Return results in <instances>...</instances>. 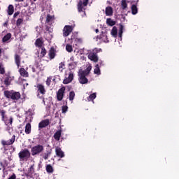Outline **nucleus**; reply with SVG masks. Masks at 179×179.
<instances>
[{"label": "nucleus", "instance_id": "32", "mask_svg": "<svg viewBox=\"0 0 179 179\" xmlns=\"http://www.w3.org/2000/svg\"><path fill=\"white\" fill-rule=\"evenodd\" d=\"M4 122L6 125H12V122H13V118L10 117L8 120L5 119Z\"/></svg>", "mask_w": 179, "mask_h": 179}, {"label": "nucleus", "instance_id": "3", "mask_svg": "<svg viewBox=\"0 0 179 179\" xmlns=\"http://www.w3.org/2000/svg\"><path fill=\"white\" fill-rule=\"evenodd\" d=\"M4 96H6L7 99H11L12 100H19V99H20V93L19 92L5 91Z\"/></svg>", "mask_w": 179, "mask_h": 179}, {"label": "nucleus", "instance_id": "49", "mask_svg": "<svg viewBox=\"0 0 179 179\" xmlns=\"http://www.w3.org/2000/svg\"><path fill=\"white\" fill-rule=\"evenodd\" d=\"M77 38H76V35H73L72 36H71V40H76Z\"/></svg>", "mask_w": 179, "mask_h": 179}, {"label": "nucleus", "instance_id": "24", "mask_svg": "<svg viewBox=\"0 0 179 179\" xmlns=\"http://www.w3.org/2000/svg\"><path fill=\"white\" fill-rule=\"evenodd\" d=\"M43 40H41V38H38L35 42L36 47L43 48Z\"/></svg>", "mask_w": 179, "mask_h": 179}, {"label": "nucleus", "instance_id": "51", "mask_svg": "<svg viewBox=\"0 0 179 179\" xmlns=\"http://www.w3.org/2000/svg\"><path fill=\"white\" fill-rule=\"evenodd\" d=\"M3 26H4L5 27H6V26H8V22H6L3 24Z\"/></svg>", "mask_w": 179, "mask_h": 179}, {"label": "nucleus", "instance_id": "44", "mask_svg": "<svg viewBox=\"0 0 179 179\" xmlns=\"http://www.w3.org/2000/svg\"><path fill=\"white\" fill-rule=\"evenodd\" d=\"M46 36H48V37L46 38V40L48 41H51V39L52 38V35L46 32Z\"/></svg>", "mask_w": 179, "mask_h": 179}, {"label": "nucleus", "instance_id": "45", "mask_svg": "<svg viewBox=\"0 0 179 179\" xmlns=\"http://www.w3.org/2000/svg\"><path fill=\"white\" fill-rule=\"evenodd\" d=\"M23 22V20H22L21 18L18 19L16 22V25L17 26H20L22 24V23Z\"/></svg>", "mask_w": 179, "mask_h": 179}, {"label": "nucleus", "instance_id": "55", "mask_svg": "<svg viewBox=\"0 0 179 179\" xmlns=\"http://www.w3.org/2000/svg\"><path fill=\"white\" fill-rule=\"evenodd\" d=\"M22 1H23V0H19L20 2H22Z\"/></svg>", "mask_w": 179, "mask_h": 179}, {"label": "nucleus", "instance_id": "28", "mask_svg": "<svg viewBox=\"0 0 179 179\" xmlns=\"http://www.w3.org/2000/svg\"><path fill=\"white\" fill-rule=\"evenodd\" d=\"M131 13L132 15H136L138 13V8L135 5L131 6Z\"/></svg>", "mask_w": 179, "mask_h": 179}, {"label": "nucleus", "instance_id": "41", "mask_svg": "<svg viewBox=\"0 0 179 179\" xmlns=\"http://www.w3.org/2000/svg\"><path fill=\"white\" fill-rule=\"evenodd\" d=\"M51 80H52V77H48L46 80L47 86H50L51 85Z\"/></svg>", "mask_w": 179, "mask_h": 179}, {"label": "nucleus", "instance_id": "52", "mask_svg": "<svg viewBox=\"0 0 179 179\" xmlns=\"http://www.w3.org/2000/svg\"><path fill=\"white\" fill-rule=\"evenodd\" d=\"M17 15H19V13H15V14H14V17H16V16H17Z\"/></svg>", "mask_w": 179, "mask_h": 179}, {"label": "nucleus", "instance_id": "57", "mask_svg": "<svg viewBox=\"0 0 179 179\" xmlns=\"http://www.w3.org/2000/svg\"><path fill=\"white\" fill-rule=\"evenodd\" d=\"M52 80H55V78H53Z\"/></svg>", "mask_w": 179, "mask_h": 179}, {"label": "nucleus", "instance_id": "40", "mask_svg": "<svg viewBox=\"0 0 179 179\" xmlns=\"http://www.w3.org/2000/svg\"><path fill=\"white\" fill-rule=\"evenodd\" d=\"M66 111H68V107L66 106H63L62 107V113L66 114Z\"/></svg>", "mask_w": 179, "mask_h": 179}, {"label": "nucleus", "instance_id": "21", "mask_svg": "<svg viewBox=\"0 0 179 179\" xmlns=\"http://www.w3.org/2000/svg\"><path fill=\"white\" fill-rule=\"evenodd\" d=\"M11 38H12V34H7L6 36H3L2 41L3 43H6L7 41H9Z\"/></svg>", "mask_w": 179, "mask_h": 179}, {"label": "nucleus", "instance_id": "13", "mask_svg": "<svg viewBox=\"0 0 179 179\" xmlns=\"http://www.w3.org/2000/svg\"><path fill=\"white\" fill-rule=\"evenodd\" d=\"M98 38L101 40L103 43H108V38L107 36V33L106 32H102L101 34L98 36Z\"/></svg>", "mask_w": 179, "mask_h": 179}, {"label": "nucleus", "instance_id": "33", "mask_svg": "<svg viewBox=\"0 0 179 179\" xmlns=\"http://www.w3.org/2000/svg\"><path fill=\"white\" fill-rule=\"evenodd\" d=\"M121 5H122V9H127V8L128 7V4L127 3V0H122Z\"/></svg>", "mask_w": 179, "mask_h": 179}, {"label": "nucleus", "instance_id": "23", "mask_svg": "<svg viewBox=\"0 0 179 179\" xmlns=\"http://www.w3.org/2000/svg\"><path fill=\"white\" fill-rule=\"evenodd\" d=\"M62 132V130H59V131H56V133L54 134V138L56 141H59V139L61 138Z\"/></svg>", "mask_w": 179, "mask_h": 179}, {"label": "nucleus", "instance_id": "27", "mask_svg": "<svg viewBox=\"0 0 179 179\" xmlns=\"http://www.w3.org/2000/svg\"><path fill=\"white\" fill-rule=\"evenodd\" d=\"M66 50L68 52H72L73 51V48L72 47V45L66 44Z\"/></svg>", "mask_w": 179, "mask_h": 179}, {"label": "nucleus", "instance_id": "42", "mask_svg": "<svg viewBox=\"0 0 179 179\" xmlns=\"http://www.w3.org/2000/svg\"><path fill=\"white\" fill-rule=\"evenodd\" d=\"M0 73H1V75H3V73H5V69L3 68V65H2L1 64H0Z\"/></svg>", "mask_w": 179, "mask_h": 179}, {"label": "nucleus", "instance_id": "14", "mask_svg": "<svg viewBox=\"0 0 179 179\" xmlns=\"http://www.w3.org/2000/svg\"><path fill=\"white\" fill-rule=\"evenodd\" d=\"M55 152L58 157H60L61 159H62V157H65V154L64 153V151H62V150H61L59 147H57L55 148Z\"/></svg>", "mask_w": 179, "mask_h": 179}, {"label": "nucleus", "instance_id": "16", "mask_svg": "<svg viewBox=\"0 0 179 179\" xmlns=\"http://www.w3.org/2000/svg\"><path fill=\"white\" fill-rule=\"evenodd\" d=\"M113 13H114V10H113V7L108 6L106 8L105 13L106 16H113Z\"/></svg>", "mask_w": 179, "mask_h": 179}, {"label": "nucleus", "instance_id": "19", "mask_svg": "<svg viewBox=\"0 0 179 179\" xmlns=\"http://www.w3.org/2000/svg\"><path fill=\"white\" fill-rule=\"evenodd\" d=\"M38 90L40 92L41 94H45V89L44 88V85L39 84L37 85Z\"/></svg>", "mask_w": 179, "mask_h": 179}, {"label": "nucleus", "instance_id": "10", "mask_svg": "<svg viewBox=\"0 0 179 179\" xmlns=\"http://www.w3.org/2000/svg\"><path fill=\"white\" fill-rule=\"evenodd\" d=\"M32 72H40V71L43 70V66L40 63H36L35 64L30 66Z\"/></svg>", "mask_w": 179, "mask_h": 179}, {"label": "nucleus", "instance_id": "58", "mask_svg": "<svg viewBox=\"0 0 179 179\" xmlns=\"http://www.w3.org/2000/svg\"><path fill=\"white\" fill-rule=\"evenodd\" d=\"M36 1H37V0H34V2H36Z\"/></svg>", "mask_w": 179, "mask_h": 179}, {"label": "nucleus", "instance_id": "34", "mask_svg": "<svg viewBox=\"0 0 179 179\" xmlns=\"http://www.w3.org/2000/svg\"><path fill=\"white\" fill-rule=\"evenodd\" d=\"M73 99H75V92L73 91H71L69 93V100H70V101H73Z\"/></svg>", "mask_w": 179, "mask_h": 179}, {"label": "nucleus", "instance_id": "7", "mask_svg": "<svg viewBox=\"0 0 179 179\" xmlns=\"http://www.w3.org/2000/svg\"><path fill=\"white\" fill-rule=\"evenodd\" d=\"M73 30V28L71 25H66L63 29V36L68 37Z\"/></svg>", "mask_w": 179, "mask_h": 179}, {"label": "nucleus", "instance_id": "38", "mask_svg": "<svg viewBox=\"0 0 179 179\" xmlns=\"http://www.w3.org/2000/svg\"><path fill=\"white\" fill-rule=\"evenodd\" d=\"M64 68H65V64H64V63H60L59 64V69L60 72H62L64 71Z\"/></svg>", "mask_w": 179, "mask_h": 179}, {"label": "nucleus", "instance_id": "59", "mask_svg": "<svg viewBox=\"0 0 179 179\" xmlns=\"http://www.w3.org/2000/svg\"><path fill=\"white\" fill-rule=\"evenodd\" d=\"M0 54H1V50H0Z\"/></svg>", "mask_w": 179, "mask_h": 179}, {"label": "nucleus", "instance_id": "15", "mask_svg": "<svg viewBox=\"0 0 179 179\" xmlns=\"http://www.w3.org/2000/svg\"><path fill=\"white\" fill-rule=\"evenodd\" d=\"M48 125H50V120L48 119H46L39 123L38 128H45V127Z\"/></svg>", "mask_w": 179, "mask_h": 179}, {"label": "nucleus", "instance_id": "4", "mask_svg": "<svg viewBox=\"0 0 179 179\" xmlns=\"http://www.w3.org/2000/svg\"><path fill=\"white\" fill-rule=\"evenodd\" d=\"M101 49L95 48L92 50V52L88 54V58L93 62H97L99 61V57H97V52H100Z\"/></svg>", "mask_w": 179, "mask_h": 179}, {"label": "nucleus", "instance_id": "12", "mask_svg": "<svg viewBox=\"0 0 179 179\" xmlns=\"http://www.w3.org/2000/svg\"><path fill=\"white\" fill-rule=\"evenodd\" d=\"M73 73L71 71L68 76V77H66V78L64 80L63 83L64 85H68V83H71L72 80H73Z\"/></svg>", "mask_w": 179, "mask_h": 179}, {"label": "nucleus", "instance_id": "8", "mask_svg": "<svg viewBox=\"0 0 179 179\" xmlns=\"http://www.w3.org/2000/svg\"><path fill=\"white\" fill-rule=\"evenodd\" d=\"M19 157L22 160L29 159L30 157V152H29L27 150H24L19 153Z\"/></svg>", "mask_w": 179, "mask_h": 179}, {"label": "nucleus", "instance_id": "37", "mask_svg": "<svg viewBox=\"0 0 179 179\" xmlns=\"http://www.w3.org/2000/svg\"><path fill=\"white\" fill-rule=\"evenodd\" d=\"M0 114H1V115L2 121H5V120H6V117H5V114H6L5 110H1L0 111Z\"/></svg>", "mask_w": 179, "mask_h": 179}, {"label": "nucleus", "instance_id": "25", "mask_svg": "<svg viewBox=\"0 0 179 179\" xmlns=\"http://www.w3.org/2000/svg\"><path fill=\"white\" fill-rule=\"evenodd\" d=\"M13 12H15V9L12 5H9L8 8V14L10 16L13 15Z\"/></svg>", "mask_w": 179, "mask_h": 179}, {"label": "nucleus", "instance_id": "29", "mask_svg": "<svg viewBox=\"0 0 179 179\" xmlns=\"http://www.w3.org/2000/svg\"><path fill=\"white\" fill-rule=\"evenodd\" d=\"M96 93H93L92 94H90L88 97H87V101H93V100H94V99H96Z\"/></svg>", "mask_w": 179, "mask_h": 179}, {"label": "nucleus", "instance_id": "39", "mask_svg": "<svg viewBox=\"0 0 179 179\" xmlns=\"http://www.w3.org/2000/svg\"><path fill=\"white\" fill-rule=\"evenodd\" d=\"M76 62H71L69 63V66H71V69H73V68H76Z\"/></svg>", "mask_w": 179, "mask_h": 179}, {"label": "nucleus", "instance_id": "18", "mask_svg": "<svg viewBox=\"0 0 179 179\" xmlns=\"http://www.w3.org/2000/svg\"><path fill=\"white\" fill-rule=\"evenodd\" d=\"M48 55L50 59H54V58H55V50L54 49V48H50Z\"/></svg>", "mask_w": 179, "mask_h": 179}, {"label": "nucleus", "instance_id": "50", "mask_svg": "<svg viewBox=\"0 0 179 179\" xmlns=\"http://www.w3.org/2000/svg\"><path fill=\"white\" fill-rule=\"evenodd\" d=\"M73 61H75V59L73 58V57H71L70 58V62H73Z\"/></svg>", "mask_w": 179, "mask_h": 179}, {"label": "nucleus", "instance_id": "6", "mask_svg": "<svg viewBox=\"0 0 179 179\" xmlns=\"http://www.w3.org/2000/svg\"><path fill=\"white\" fill-rule=\"evenodd\" d=\"M88 2L89 0H80L78 5V12H83L86 9Z\"/></svg>", "mask_w": 179, "mask_h": 179}, {"label": "nucleus", "instance_id": "5", "mask_svg": "<svg viewBox=\"0 0 179 179\" xmlns=\"http://www.w3.org/2000/svg\"><path fill=\"white\" fill-rule=\"evenodd\" d=\"M44 150V147L41 145H38L36 146H34L31 150V155L32 156H36V155H40V153H41V152H43Z\"/></svg>", "mask_w": 179, "mask_h": 179}, {"label": "nucleus", "instance_id": "46", "mask_svg": "<svg viewBox=\"0 0 179 179\" xmlns=\"http://www.w3.org/2000/svg\"><path fill=\"white\" fill-rule=\"evenodd\" d=\"M6 131L8 132V134H10V132H12V128L10 127H8L6 128Z\"/></svg>", "mask_w": 179, "mask_h": 179}, {"label": "nucleus", "instance_id": "56", "mask_svg": "<svg viewBox=\"0 0 179 179\" xmlns=\"http://www.w3.org/2000/svg\"><path fill=\"white\" fill-rule=\"evenodd\" d=\"M50 32H51V31H52V29H50Z\"/></svg>", "mask_w": 179, "mask_h": 179}, {"label": "nucleus", "instance_id": "48", "mask_svg": "<svg viewBox=\"0 0 179 179\" xmlns=\"http://www.w3.org/2000/svg\"><path fill=\"white\" fill-rule=\"evenodd\" d=\"M43 158L45 159V160H47V159H48V154H45Z\"/></svg>", "mask_w": 179, "mask_h": 179}, {"label": "nucleus", "instance_id": "35", "mask_svg": "<svg viewBox=\"0 0 179 179\" xmlns=\"http://www.w3.org/2000/svg\"><path fill=\"white\" fill-rule=\"evenodd\" d=\"M45 54H47V50H45V48H44V47H42L41 51V57H45Z\"/></svg>", "mask_w": 179, "mask_h": 179}, {"label": "nucleus", "instance_id": "20", "mask_svg": "<svg viewBox=\"0 0 179 179\" xmlns=\"http://www.w3.org/2000/svg\"><path fill=\"white\" fill-rule=\"evenodd\" d=\"M31 132V124L30 123H27L25 126V134L29 135Z\"/></svg>", "mask_w": 179, "mask_h": 179}, {"label": "nucleus", "instance_id": "54", "mask_svg": "<svg viewBox=\"0 0 179 179\" xmlns=\"http://www.w3.org/2000/svg\"><path fill=\"white\" fill-rule=\"evenodd\" d=\"M79 52V50H74V52Z\"/></svg>", "mask_w": 179, "mask_h": 179}, {"label": "nucleus", "instance_id": "11", "mask_svg": "<svg viewBox=\"0 0 179 179\" xmlns=\"http://www.w3.org/2000/svg\"><path fill=\"white\" fill-rule=\"evenodd\" d=\"M64 93H65V87L60 88L57 93V97L59 101H61L64 99Z\"/></svg>", "mask_w": 179, "mask_h": 179}, {"label": "nucleus", "instance_id": "60", "mask_svg": "<svg viewBox=\"0 0 179 179\" xmlns=\"http://www.w3.org/2000/svg\"><path fill=\"white\" fill-rule=\"evenodd\" d=\"M15 1H19V0H15Z\"/></svg>", "mask_w": 179, "mask_h": 179}, {"label": "nucleus", "instance_id": "36", "mask_svg": "<svg viewBox=\"0 0 179 179\" xmlns=\"http://www.w3.org/2000/svg\"><path fill=\"white\" fill-rule=\"evenodd\" d=\"M4 83L6 85V86H9L10 85V78L9 77H7L4 80Z\"/></svg>", "mask_w": 179, "mask_h": 179}, {"label": "nucleus", "instance_id": "9", "mask_svg": "<svg viewBox=\"0 0 179 179\" xmlns=\"http://www.w3.org/2000/svg\"><path fill=\"white\" fill-rule=\"evenodd\" d=\"M15 139H16V136L13 135L10 140H2L1 144L3 145V146H9L10 145H13V143H15Z\"/></svg>", "mask_w": 179, "mask_h": 179}, {"label": "nucleus", "instance_id": "47", "mask_svg": "<svg viewBox=\"0 0 179 179\" xmlns=\"http://www.w3.org/2000/svg\"><path fill=\"white\" fill-rule=\"evenodd\" d=\"M8 179H16V175L13 174Z\"/></svg>", "mask_w": 179, "mask_h": 179}, {"label": "nucleus", "instance_id": "53", "mask_svg": "<svg viewBox=\"0 0 179 179\" xmlns=\"http://www.w3.org/2000/svg\"><path fill=\"white\" fill-rule=\"evenodd\" d=\"M96 33H99V29H95Z\"/></svg>", "mask_w": 179, "mask_h": 179}, {"label": "nucleus", "instance_id": "43", "mask_svg": "<svg viewBox=\"0 0 179 179\" xmlns=\"http://www.w3.org/2000/svg\"><path fill=\"white\" fill-rule=\"evenodd\" d=\"M53 20L52 16L48 15L47 17H46V22L48 23H49V22H51Z\"/></svg>", "mask_w": 179, "mask_h": 179}, {"label": "nucleus", "instance_id": "30", "mask_svg": "<svg viewBox=\"0 0 179 179\" xmlns=\"http://www.w3.org/2000/svg\"><path fill=\"white\" fill-rule=\"evenodd\" d=\"M46 171H47V173H54V169L52 168V166L47 165Z\"/></svg>", "mask_w": 179, "mask_h": 179}, {"label": "nucleus", "instance_id": "26", "mask_svg": "<svg viewBox=\"0 0 179 179\" xmlns=\"http://www.w3.org/2000/svg\"><path fill=\"white\" fill-rule=\"evenodd\" d=\"M106 24L108 26H114L115 25V21L113 20L111 18H108L106 20Z\"/></svg>", "mask_w": 179, "mask_h": 179}, {"label": "nucleus", "instance_id": "1", "mask_svg": "<svg viewBox=\"0 0 179 179\" xmlns=\"http://www.w3.org/2000/svg\"><path fill=\"white\" fill-rule=\"evenodd\" d=\"M90 71H92V65H89L85 71H80L78 72L79 82L81 85H86L87 83L88 80L86 78V76L90 73Z\"/></svg>", "mask_w": 179, "mask_h": 179}, {"label": "nucleus", "instance_id": "31", "mask_svg": "<svg viewBox=\"0 0 179 179\" xmlns=\"http://www.w3.org/2000/svg\"><path fill=\"white\" fill-rule=\"evenodd\" d=\"M15 59L16 65L19 67L20 65V57H19V55H16Z\"/></svg>", "mask_w": 179, "mask_h": 179}, {"label": "nucleus", "instance_id": "17", "mask_svg": "<svg viewBox=\"0 0 179 179\" xmlns=\"http://www.w3.org/2000/svg\"><path fill=\"white\" fill-rule=\"evenodd\" d=\"M94 75H97V76H100L101 75V71L100 70V65L96 64L94 69Z\"/></svg>", "mask_w": 179, "mask_h": 179}, {"label": "nucleus", "instance_id": "22", "mask_svg": "<svg viewBox=\"0 0 179 179\" xmlns=\"http://www.w3.org/2000/svg\"><path fill=\"white\" fill-rule=\"evenodd\" d=\"M20 73L21 76H23L24 78H27V76H29V73H27L23 68L20 69Z\"/></svg>", "mask_w": 179, "mask_h": 179}, {"label": "nucleus", "instance_id": "2", "mask_svg": "<svg viewBox=\"0 0 179 179\" xmlns=\"http://www.w3.org/2000/svg\"><path fill=\"white\" fill-rule=\"evenodd\" d=\"M122 33H124V26L122 25L120 26L119 31L116 27H113L110 31V34L113 37L115 38L118 36L120 40H122Z\"/></svg>", "mask_w": 179, "mask_h": 179}]
</instances>
